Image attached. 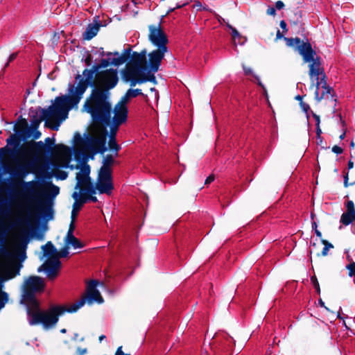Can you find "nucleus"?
Segmentation results:
<instances>
[{"instance_id": "f257e3e1", "label": "nucleus", "mask_w": 355, "mask_h": 355, "mask_svg": "<svg viewBox=\"0 0 355 355\" xmlns=\"http://www.w3.org/2000/svg\"><path fill=\"white\" fill-rule=\"evenodd\" d=\"M54 137H46L44 143L42 141H30L26 142V147L22 148L23 151H26L33 157L31 161L25 162L17 164L15 169L9 173L12 176V179L7 188L10 200H15L27 194L33 193L34 181L26 182L24 179L30 173H33L35 164L36 162L42 160H49V153L54 148Z\"/></svg>"}, {"instance_id": "f03ea898", "label": "nucleus", "mask_w": 355, "mask_h": 355, "mask_svg": "<svg viewBox=\"0 0 355 355\" xmlns=\"http://www.w3.org/2000/svg\"><path fill=\"white\" fill-rule=\"evenodd\" d=\"M43 279L38 276H31L23 286L20 303L26 306L27 320L31 326L40 324L46 311L41 309L40 303L36 298V293L44 288Z\"/></svg>"}, {"instance_id": "7ed1b4c3", "label": "nucleus", "mask_w": 355, "mask_h": 355, "mask_svg": "<svg viewBox=\"0 0 355 355\" xmlns=\"http://www.w3.org/2000/svg\"><path fill=\"white\" fill-rule=\"evenodd\" d=\"M286 45L295 48L302 56L304 63H309V76L311 80V88L315 87V99L318 98L320 83V73L323 72L322 67V58L317 55L316 51L313 49L311 44L308 40L306 42L300 37L285 38Z\"/></svg>"}, {"instance_id": "20e7f679", "label": "nucleus", "mask_w": 355, "mask_h": 355, "mask_svg": "<svg viewBox=\"0 0 355 355\" xmlns=\"http://www.w3.org/2000/svg\"><path fill=\"white\" fill-rule=\"evenodd\" d=\"M83 107L91 115L94 124L101 125L103 127L110 125L112 106L106 92L94 88Z\"/></svg>"}, {"instance_id": "39448f33", "label": "nucleus", "mask_w": 355, "mask_h": 355, "mask_svg": "<svg viewBox=\"0 0 355 355\" xmlns=\"http://www.w3.org/2000/svg\"><path fill=\"white\" fill-rule=\"evenodd\" d=\"M148 40L157 49L148 53V64L150 71L156 73L158 71L162 60L164 58L165 53L168 51L167 44L168 40L167 35L161 28L160 24L158 26L153 24L148 26Z\"/></svg>"}, {"instance_id": "423d86ee", "label": "nucleus", "mask_w": 355, "mask_h": 355, "mask_svg": "<svg viewBox=\"0 0 355 355\" xmlns=\"http://www.w3.org/2000/svg\"><path fill=\"white\" fill-rule=\"evenodd\" d=\"M83 75L85 77V78L80 74H78L75 77V79L78 80L76 87H74L71 85H69V93L70 94V96L64 95L60 96L64 99V102L71 109L79 103L83 94L89 86L93 87V89L97 88L96 79H94L95 74L90 69H84Z\"/></svg>"}, {"instance_id": "0eeeda50", "label": "nucleus", "mask_w": 355, "mask_h": 355, "mask_svg": "<svg viewBox=\"0 0 355 355\" xmlns=\"http://www.w3.org/2000/svg\"><path fill=\"white\" fill-rule=\"evenodd\" d=\"M69 110H71V108H69V105L64 102V99L60 96H57L53 105H50L48 109H41L42 115L40 118L37 114L31 117V126H29L31 134H32V130L38 129L40 123L43 120L46 121V123H47L48 121L51 119L64 120L68 116Z\"/></svg>"}, {"instance_id": "6e6552de", "label": "nucleus", "mask_w": 355, "mask_h": 355, "mask_svg": "<svg viewBox=\"0 0 355 355\" xmlns=\"http://www.w3.org/2000/svg\"><path fill=\"white\" fill-rule=\"evenodd\" d=\"M86 303V297H81V299L73 304L70 307L67 308L61 305L51 306L48 310L42 320L40 324L44 329H49L53 327L58 322L59 316L63 315L64 313H75L80 308H81Z\"/></svg>"}, {"instance_id": "1a4fd4ad", "label": "nucleus", "mask_w": 355, "mask_h": 355, "mask_svg": "<svg viewBox=\"0 0 355 355\" xmlns=\"http://www.w3.org/2000/svg\"><path fill=\"white\" fill-rule=\"evenodd\" d=\"M107 127H101L98 131L97 136L89 135L86 138L85 146L89 150L92 155L96 153L103 154L107 151L106 146L108 132Z\"/></svg>"}, {"instance_id": "9d476101", "label": "nucleus", "mask_w": 355, "mask_h": 355, "mask_svg": "<svg viewBox=\"0 0 355 355\" xmlns=\"http://www.w3.org/2000/svg\"><path fill=\"white\" fill-rule=\"evenodd\" d=\"M28 139H24V137L17 134H11L6 139L7 146L0 148V159L4 155L14 156L15 155H20L23 156H30L29 153L26 151H23L21 149L26 147V144L21 146L22 141H26Z\"/></svg>"}, {"instance_id": "9b49d317", "label": "nucleus", "mask_w": 355, "mask_h": 355, "mask_svg": "<svg viewBox=\"0 0 355 355\" xmlns=\"http://www.w3.org/2000/svg\"><path fill=\"white\" fill-rule=\"evenodd\" d=\"M119 77L116 69L103 70L98 74L96 82L100 87L96 89H100L110 94L109 90L113 89L117 85Z\"/></svg>"}, {"instance_id": "f8f14e48", "label": "nucleus", "mask_w": 355, "mask_h": 355, "mask_svg": "<svg viewBox=\"0 0 355 355\" xmlns=\"http://www.w3.org/2000/svg\"><path fill=\"white\" fill-rule=\"evenodd\" d=\"M94 188L95 191L97 190L99 193L110 195L114 188L112 180V173L98 170Z\"/></svg>"}, {"instance_id": "ddd939ff", "label": "nucleus", "mask_w": 355, "mask_h": 355, "mask_svg": "<svg viewBox=\"0 0 355 355\" xmlns=\"http://www.w3.org/2000/svg\"><path fill=\"white\" fill-rule=\"evenodd\" d=\"M61 267V262L58 259H50L42 264L37 269L38 272L44 270L47 277L53 280L58 275L59 270Z\"/></svg>"}, {"instance_id": "4468645a", "label": "nucleus", "mask_w": 355, "mask_h": 355, "mask_svg": "<svg viewBox=\"0 0 355 355\" xmlns=\"http://www.w3.org/2000/svg\"><path fill=\"white\" fill-rule=\"evenodd\" d=\"M146 55L147 51L146 49H143L139 53L137 51L132 52L131 51L130 57L127 61L128 64L145 71L147 69Z\"/></svg>"}, {"instance_id": "2eb2a0df", "label": "nucleus", "mask_w": 355, "mask_h": 355, "mask_svg": "<svg viewBox=\"0 0 355 355\" xmlns=\"http://www.w3.org/2000/svg\"><path fill=\"white\" fill-rule=\"evenodd\" d=\"M98 284V282L97 280H91L88 282L87 294L82 297H86V302L88 304H92L94 302H96L98 304L103 302V298L99 291L96 288Z\"/></svg>"}, {"instance_id": "dca6fc26", "label": "nucleus", "mask_w": 355, "mask_h": 355, "mask_svg": "<svg viewBox=\"0 0 355 355\" xmlns=\"http://www.w3.org/2000/svg\"><path fill=\"white\" fill-rule=\"evenodd\" d=\"M131 52V45H128L126 49H124L121 56L118 58H114L112 60L110 58L105 59L103 58L101 60L100 66L101 68H106L110 64H113L114 66H119L126 62L130 57Z\"/></svg>"}, {"instance_id": "f3484780", "label": "nucleus", "mask_w": 355, "mask_h": 355, "mask_svg": "<svg viewBox=\"0 0 355 355\" xmlns=\"http://www.w3.org/2000/svg\"><path fill=\"white\" fill-rule=\"evenodd\" d=\"M34 216L37 219L45 218L50 220L53 218V210L49 201H37L34 207Z\"/></svg>"}, {"instance_id": "a211bd4d", "label": "nucleus", "mask_w": 355, "mask_h": 355, "mask_svg": "<svg viewBox=\"0 0 355 355\" xmlns=\"http://www.w3.org/2000/svg\"><path fill=\"white\" fill-rule=\"evenodd\" d=\"M112 113H114V116L112 119L111 118V125L120 126L126 122L128 114L127 106L116 104L114 108H112Z\"/></svg>"}, {"instance_id": "6ab92c4d", "label": "nucleus", "mask_w": 355, "mask_h": 355, "mask_svg": "<svg viewBox=\"0 0 355 355\" xmlns=\"http://www.w3.org/2000/svg\"><path fill=\"white\" fill-rule=\"evenodd\" d=\"M106 25L105 23L103 24L99 20L98 16H96L94 18L93 23H90L87 26L85 31L83 33V39L87 41L91 40L97 35L100 28Z\"/></svg>"}, {"instance_id": "aec40b11", "label": "nucleus", "mask_w": 355, "mask_h": 355, "mask_svg": "<svg viewBox=\"0 0 355 355\" xmlns=\"http://www.w3.org/2000/svg\"><path fill=\"white\" fill-rule=\"evenodd\" d=\"M345 207L346 211L341 215L340 223L347 226L355 221V205L352 200H347Z\"/></svg>"}, {"instance_id": "412c9836", "label": "nucleus", "mask_w": 355, "mask_h": 355, "mask_svg": "<svg viewBox=\"0 0 355 355\" xmlns=\"http://www.w3.org/2000/svg\"><path fill=\"white\" fill-rule=\"evenodd\" d=\"M13 130L15 134L24 137V139H28L31 137L28 121L22 116L18 118Z\"/></svg>"}, {"instance_id": "4be33fe9", "label": "nucleus", "mask_w": 355, "mask_h": 355, "mask_svg": "<svg viewBox=\"0 0 355 355\" xmlns=\"http://www.w3.org/2000/svg\"><path fill=\"white\" fill-rule=\"evenodd\" d=\"M110 134L109 135L108 148L111 151L115 152V156L118 155V152L121 147L117 144L116 140V132L119 126H115L110 124Z\"/></svg>"}, {"instance_id": "5701e85b", "label": "nucleus", "mask_w": 355, "mask_h": 355, "mask_svg": "<svg viewBox=\"0 0 355 355\" xmlns=\"http://www.w3.org/2000/svg\"><path fill=\"white\" fill-rule=\"evenodd\" d=\"M143 71L127 64L125 69L121 71V78L125 83H128L132 78L141 76Z\"/></svg>"}, {"instance_id": "b1692460", "label": "nucleus", "mask_w": 355, "mask_h": 355, "mask_svg": "<svg viewBox=\"0 0 355 355\" xmlns=\"http://www.w3.org/2000/svg\"><path fill=\"white\" fill-rule=\"evenodd\" d=\"M71 152V150L69 146L63 144H55L52 151L49 153V158L54 155L67 156L70 155ZM47 162H50L51 161L49 159Z\"/></svg>"}, {"instance_id": "393cba45", "label": "nucleus", "mask_w": 355, "mask_h": 355, "mask_svg": "<svg viewBox=\"0 0 355 355\" xmlns=\"http://www.w3.org/2000/svg\"><path fill=\"white\" fill-rule=\"evenodd\" d=\"M76 189H80V193L84 194H95L96 191L93 183L92 182L91 178L87 182H77L75 187Z\"/></svg>"}, {"instance_id": "a878e982", "label": "nucleus", "mask_w": 355, "mask_h": 355, "mask_svg": "<svg viewBox=\"0 0 355 355\" xmlns=\"http://www.w3.org/2000/svg\"><path fill=\"white\" fill-rule=\"evenodd\" d=\"M73 198L75 200V202L73 205V209L71 211V221L69 227V230L67 233L66 237H69L74 236L73 235V231L75 230V225H74V220L76 218V214H75V209L76 207V205H78V198L79 197V194L78 192H73L72 194Z\"/></svg>"}, {"instance_id": "bb28decb", "label": "nucleus", "mask_w": 355, "mask_h": 355, "mask_svg": "<svg viewBox=\"0 0 355 355\" xmlns=\"http://www.w3.org/2000/svg\"><path fill=\"white\" fill-rule=\"evenodd\" d=\"M42 248L45 257H48L50 259H53L55 257L57 254V249L51 241H48L45 245H42Z\"/></svg>"}, {"instance_id": "cd10ccee", "label": "nucleus", "mask_w": 355, "mask_h": 355, "mask_svg": "<svg viewBox=\"0 0 355 355\" xmlns=\"http://www.w3.org/2000/svg\"><path fill=\"white\" fill-rule=\"evenodd\" d=\"M345 254H346V259L349 261V264L346 266V268L349 270L348 275L349 277H355V261H353V259L349 254V249H346L345 250ZM354 282L355 283V278L354 279Z\"/></svg>"}, {"instance_id": "c85d7f7f", "label": "nucleus", "mask_w": 355, "mask_h": 355, "mask_svg": "<svg viewBox=\"0 0 355 355\" xmlns=\"http://www.w3.org/2000/svg\"><path fill=\"white\" fill-rule=\"evenodd\" d=\"M114 163V157L112 155H107L103 160V165L99 168V170L107 171V172H112V165Z\"/></svg>"}, {"instance_id": "c756f323", "label": "nucleus", "mask_w": 355, "mask_h": 355, "mask_svg": "<svg viewBox=\"0 0 355 355\" xmlns=\"http://www.w3.org/2000/svg\"><path fill=\"white\" fill-rule=\"evenodd\" d=\"M53 168V175L57 179L64 180L68 176L67 172L59 169V166L53 162H49Z\"/></svg>"}, {"instance_id": "7c9ffc66", "label": "nucleus", "mask_w": 355, "mask_h": 355, "mask_svg": "<svg viewBox=\"0 0 355 355\" xmlns=\"http://www.w3.org/2000/svg\"><path fill=\"white\" fill-rule=\"evenodd\" d=\"M64 244H66L68 247L71 245L75 249L81 248L84 246L83 243L75 236L65 237Z\"/></svg>"}, {"instance_id": "2f4dec72", "label": "nucleus", "mask_w": 355, "mask_h": 355, "mask_svg": "<svg viewBox=\"0 0 355 355\" xmlns=\"http://www.w3.org/2000/svg\"><path fill=\"white\" fill-rule=\"evenodd\" d=\"M321 88L322 91L321 95H318V98L315 99L317 102H320L325 97V96H327V98L329 97L331 99L333 98L334 90L333 89L332 87H331L329 85H327L322 87Z\"/></svg>"}, {"instance_id": "473e14b6", "label": "nucleus", "mask_w": 355, "mask_h": 355, "mask_svg": "<svg viewBox=\"0 0 355 355\" xmlns=\"http://www.w3.org/2000/svg\"><path fill=\"white\" fill-rule=\"evenodd\" d=\"M21 265H12L11 266L5 273L6 279H10L15 277L16 275H19Z\"/></svg>"}, {"instance_id": "72a5a7b5", "label": "nucleus", "mask_w": 355, "mask_h": 355, "mask_svg": "<svg viewBox=\"0 0 355 355\" xmlns=\"http://www.w3.org/2000/svg\"><path fill=\"white\" fill-rule=\"evenodd\" d=\"M321 243L324 246L321 253H320L318 252L316 253L317 257H320V256L325 257L328 254V252H329V249L334 248V245L325 239H321Z\"/></svg>"}, {"instance_id": "f704fd0d", "label": "nucleus", "mask_w": 355, "mask_h": 355, "mask_svg": "<svg viewBox=\"0 0 355 355\" xmlns=\"http://www.w3.org/2000/svg\"><path fill=\"white\" fill-rule=\"evenodd\" d=\"M155 73L150 71L149 70V71L147 73H145L144 71H142L141 72V77H142V80L141 82L144 83H146V82H150V83H153L154 84H157V80H156V78L154 75Z\"/></svg>"}, {"instance_id": "c9c22d12", "label": "nucleus", "mask_w": 355, "mask_h": 355, "mask_svg": "<svg viewBox=\"0 0 355 355\" xmlns=\"http://www.w3.org/2000/svg\"><path fill=\"white\" fill-rule=\"evenodd\" d=\"M9 213V205L6 199H0V214L5 215Z\"/></svg>"}, {"instance_id": "e433bc0d", "label": "nucleus", "mask_w": 355, "mask_h": 355, "mask_svg": "<svg viewBox=\"0 0 355 355\" xmlns=\"http://www.w3.org/2000/svg\"><path fill=\"white\" fill-rule=\"evenodd\" d=\"M69 247L64 244V246L59 252L57 250L56 256L53 259L59 260L60 258L67 257L69 255Z\"/></svg>"}, {"instance_id": "4c0bfd02", "label": "nucleus", "mask_w": 355, "mask_h": 355, "mask_svg": "<svg viewBox=\"0 0 355 355\" xmlns=\"http://www.w3.org/2000/svg\"><path fill=\"white\" fill-rule=\"evenodd\" d=\"M79 194V197L78 198V205H76V207L75 209V214H77V211H79V209L81 208V207L87 202V198L85 196L84 193Z\"/></svg>"}, {"instance_id": "58836bf2", "label": "nucleus", "mask_w": 355, "mask_h": 355, "mask_svg": "<svg viewBox=\"0 0 355 355\" xmlns=\"http://www.w3.org/2000/svg\"><path fill=\"white\" fill-rule=\"evenodd\" d=\"M90 172H91L90 166L87 164H84L80 167V171L78 173L83 175H85L87 178H90V176H89Z\"/></svg>"}, {"instance_id": "ea45409f", "label": "nucleus", "mask_w": 355, "mask_h": 355, "mask_svg": "<svg viewBox=\"0 0 355 355\" xmlns=\"http://www.w3.org/2000/svg\"><path fill=\"white\" fill-rule=\"evenodd\" d=\"M8 301V295L6 292L0 291V309L4 307Z\"/></svg>"}, {"instance_id": "a19ab883", "label": "nucleus", "mask_w": 355, "mask_h": 355, "mask_svg": "<svg viewBox=\"0 0 355 355\" xmlns=\"http://www.w3.org/2000/svg\"><path fill=\"white\" fill-rule=\"evenodd\" d=\"M74 144L76 146H85V141L86 139H83L81 137L80 134L79 132H76L74 135V139H73Z\"/></svg>"}, {"instance_id": "79ce46f5", "label": "nucleus", "mask_w": 355, "mask_h": 355, "mask_svg": "<svg viewBox=\"0 0 355 355\" xmlns=\"http://www.w3.org/2000/svg\"><path fill=\"white\" fill-rule=\"evenodd\" d=\"M128 95L132 98H135L137 96L144 95L141 89H129L126 92Z\"/></svg>"}, {"instance_id": "37998d69", "label": "nucleus", "mask_w": 355, "mask_h": 355, "mask_svg": "<svg viewBox=\"0 0 355 355\" xmlns=\"http://www.w3.org/2000/svg\"><path fill=\"white\" fill-rule=\"evenodd\" d=\"M311 282L314 288L315 289L317 293L320 294V287L319 282H318V279L315 275H313L311 277Z\"/></svg>"}, {"instance_id": "c03bdc74", "label": "nucleus", "mask_w": 355, "mask_h": 355, "mask_svg": "<svg viewBox=\"0 0 355 355\" xmlns=\"http://www.w3.org/2000/svg\"><path fill=\"white\" fill-rule=\"evenodd\" d=\"M59 191H60V189L58 187L53 184H51V189H50V192H49V195L52 197V198H54L55 197L58 193H59Z\"/></svg>"}, {"instance_id": "a18cd8bd", "label": "nucleus", "mask_w": 355, "mask_h": 355, "mask_svg": "<svg viewBox=\"0 0 355 355\" xmlns=\"http://www.w3.org/2000/svg\"><path fill=\"white\" fill-rule=\"evenodd\" d=\"M141 80H142V77H141V76H139L132 78L128 82H130V85L131 87H135L137 84L143 83V82H141Z\"/></svg>"}, {"instance_id": "49530a36", "label": "nucleus", "mask_w": 355, "mask_h": 355, "mask_svg": "<svg viewBox=\"0 0 355 355\" xmlns=\"http://www.w3.org/2000/svg\"><path fill=\"white\" fill-rule=\"evenodd\" d=\"M295 17H296V19L295 21L291 19V23H293L295 25H297L298 24H301L302 21V12L300 10L297 11L295 13Z\"/></svg>"}, {"instance_id": "de8ad7c7", "label": "nucleus", "mask_w": 355, "mask_h": 355, "mask_svg": "<svg viewBox=\"0 0 355 355\" xmlns=\"http://www.w3.org/2000/svg\"><path fill=\"white\" fill-rule=\"evenodd\" d=\"M131 98L128 95V93L125 92V95L121 97L120 101L116 103L117 105H121L122 106H127L126 103L129 101Z\"/></svg>"}, {"instance_id": "09e8293b", "label": "nucleus", "mask_w": 355, "mask_h": 355, "mask_svg": "<svg viewBox=\"0 0 355 355\" xmlns=\"http://www.w3.org/2000/svg\"><path fill=\"white\" fill-rule=\"evenodd\" d=\"M327 77L324 73V70L323 69V72L320 73V79H319L320 83L321 84V87L328 85L327 83Z\"/></svg>"}, {"instance_id": "8fccbe9b", "label": "nucleus", "mask_w": 355, "mask_h": 355, "mask_svg": "<svg viewBox=\"0 0 355 355\" xmlns=\"http://www.w3.org/2000/svg\"><path fill=\"white\" fill-rule=\"evenodd\" d=\"M343 179H344L343 184L345 188L349 187V185H353L355 183V182H352V183L348 182V180H349L348 171H343Z\"/></svg>"}, {"instance_id": "3c124183", "label": "nucleus", "mask_w": 355, "mask_h": 355, "mask_svg": "<svg viewBox=\"0 0 355 355\" xmlns=\"http://www.w3.org/2000/svg\"><path fill=\"white\" fill-rule=\"evenodd\" d=\"M101 69H102V68L100 66V64H94L92 67V68L89 69L95 74L96 79L98 78V73H100L101 71H100Z\"/></svg>"}, {"instance_id": "603ef678", "label": "nucleus", "mask_w": 355, "mask_h": 355, "mask_svg": "<svg viewBox=\"0 0 355 355\" xmlns=\"http://www.w3.org/2000/svg\"><path fill=\"white\" fill-rule=\"evenodd\" d=\"M90 178H87L85 175H83L78 173H76V176L77 182H87L88 180H89Z\"/></svg>"}, {"instance_id": "864d4df0", "label": "nucleus", "mask_w": 355, "mask_h": 355, "mask_svg": "<svg viewBox=\"0 0 355 355\" xmlns=\"http://www.w3.org/2000/svg\"><path fill=\"white\" fill-rule=\"evenodd\" d=\"M17 55H18V53L17 52L12 53L9 56L8 60V62L6 63V64L4 66V69L8 67L9 66L10 62H12L17 57Z\"/></svg>"}, {"instance_id": "5fc2aeb1", "label": "nucleus", "mask_w": 355, "mask_h": 355, "mask_svg": "<svg viewBox=\"0 0 355 355\" xmlns=\"http://www.w3.org/2000/svg\"><path fill=\"white\" fill-rule=\"evenodd\" d=\"M188 3H189L188 1L178 0L175 8H176V9L181 8L185 6L186 5H187Z\"/></svg>"}, {"instance_id": "6e6d98bb", "label": "nucleus", "mask_w": 355, "mask_h": 355, "mask_svg": "<svg viewBox=\"0 0 355 355\" xmlns=\"http://www.w3.org/2000/svg\"><path fill=\"white\" fill-rule=\"evenodd\" d=\"M253 76L254 78L257 80V84L263 89V92H264V94H267V90H266V88L265 87V86L262 84V83L261 82V80H259V76H257V75L255 74H253Z\"/></svg>"}, {"instance_id": "4d7b16f0", "label": "nucleus", "mask_w": 355, "mask_h": 355, "mask_svg": "<svg viewBox=\"0 0 355 355\" xmlns=\"http://www.w3.org/2000/svg\"><path fill=\"white\" fill-rule=\"evenodd\" d=\"M266 14L268 15L275 16L276 15V8L272 6H268Z\"/></svg>"}, {"instance_id": "13d9d810", "label": "nucleus", "mask_w": 355, "mask_h": 355, "mask_svg": "<svg viewBox=\"0 0 355 355\" xmlns=\"http://www.w3.org/2000/svg\"><path fill=\"white\" fill-rule=\"evenodd\" d=\"M331 150H332L333 153H336L337 155L341 154L343 152V148L341 147L338 146H333Z\"/></svg>"}, {"instance_id": "bf43d9fd", "label": "nucleus", "mask_w": 355, "mask_h": 355, "mask_svg": "<svg viewBox=\"0 0 355 355\" xmlns=\"http://www.w3.org/2000/svg\"><path fill=\"white\" fill-rule=\"evenodd\" d=\"M232 37L234 40L236 38L241 37V34L235 28L232 30Z\"/></svg>"}, {"instance_id": "052dcab7", "label": "nucleus", "mask_w": 355, "mask_h": 355, "mask_svg": "<svg viewBox=\"0 0 355 355\" xmlns=\"http://www.w3.org/2000/svg\"><path fill=\"white\" fill-rule=\"evenodd\" d=\"M92 56L90 53H87L85 59V63L87 66H90L92 64Z\"/></svg>"}, {"instance_id": "680f3d73", "label": "nucleus", "mask_w": 355, "mask_h": 355, "mask_svg": "<svg viewBox=\"0 0 355 355\" xmlns=\"http://www.w3.org/2000/svg\"><path fill=\"white\" fill-rule=\"evenodd\" d=\"M31 136L33 139H37L40 137L41 132L37 129H36V130H32Z\"/></svg>"}, {"instance_id": "e2e57ef3", "label": "nucleus", "mask_w": 355, "mask_h": 355, "mask_svg": "<svg viewBox=\"0 0 355 355\" xmlns=\"http://www.w3.org/2000/svg\"><path fill=\"white\" fill-rule=\"evenodd\" d=\"M94 194H85L84 196L87 198V201L91 200L93 202H96L98 201L97 198L93 196Z\"/></svg>"}, {"instance_id": "0e129e2a", "label": "nucleus", "mask_w": 355, "mask_h": 355, "mask_svg": "<svg viewBox=\"0 0 355 355\" xmlns=\"http://www.w3.org/2000/svg\"><path fill=\"white\" fill-rule=\"evenodd\" d=\"M300 104L301 108L305 112H307L309 111V110L310 109V107L307 103H305L304 102H300Z\"/></svg>"}, {"instance_id": "69168bd1", "label": "nucleus", "mask_w": 355, "mask_h": 355, "mask_svg": "<svg viewBox=\"0 0 355 355\" xmlns=\"http://www.w3.org/2000/svg\"><path fill=\"white\" fill-rule=\"evenodd\" d=\"M285 5L283 1H277L275 3V8L277 10H282L284 8Z\"/></svg>"}, {"instance_id": "338daca9", "label": "nucleus", "mask_w": 355, "mask_h": 355, "mask_svg": "<svg viewBox=\"0 0 355 355\" xmlns=\"http://www.w3.org/2000/svg\"><path fill=\"white\" fill-rule=\"evenodd\" d=\"M279 26L282 28L284 33H286L288 31L287 24L284 20L280 21Z\"/></svg>"}, {"instance_id": "774afa93", "label": "nucleus", "mask_w": 355, "mask_h": 355, "mask_svg": "<svg viewBox=\"0 0 355 355\" xmlns=\"http://www.w3.org/2000/svg\"><path fill=\"white\" fill-rule=\"evenodd\" d=\"M114 355H131L130 354H125L122 350V346L117 348Z\"/></svg>"}]
</instances>
